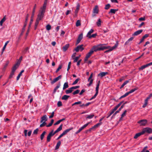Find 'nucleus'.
<instances>
[{"label": "nucleus", "instance_id": "1", "mask_svg": "<svg viewBox=\"0 0 152 152\" xmlns=\"http://www.w3.org/2000/svg\"><path fill=\"white\" fill-rule=\"evenodd\" d=\"M110 47V46H105V44H99L97 45L94 46L91 50H93L94 52L98 51L103 50H104L109 49Z\"/></svg>", "mask_w": 152, "mask_h": 152}, {"label": "nucleus", "instance_id": "2", "mask_svg": "<svg viewBox=\"0 0 152 152\" xmlns=\"http://www.w3.org/2000/svg\"><path fill=\"white\" fill-rule=\"evenodd\" d=\"M45 11L40 10L37 15V19L41 20L43 18Z\"/></svg>", "mask_w": 152, "mask_h": 152}, {"label": "nucleus", "instance_id": "3", "mask_svg": "<svg viewBox=\"0 0 152 152\" xmlns=\"http://www.w3.org/2000/svg\"><path fill=\"white\" fill-rule=\"evenodd\" d=\"M83 45H81L78 46L75 49V50L76 52H78L79 50L81 51H82L84 49V48L83 47Z\"/></svg>", "mask_w": 152, "mask_h": 152}, {"label": "nucleus", "instance_id": "4", "mask_svg": "<svg viewBox=\"0 0 152 152\" xmlns=\"http://www.w3.org/2000/svg\"><path fill=\"white\" fill-rule=\"evenodd\" d=\"M94 51L93 50H91L90 52L88 53L86 55L85 57L84 61H87L88 59L91 56V55L93 53Z\"/></svg>", "mask_w": 152, "mask_h": 152}, {"label": "nucleus", "instance_id": "5", "mask_svg": "<svg viewBox=\"0 0 152 152\" xmlns=\"http://www.w3.org/2000/svg\"><path fill=\"white\" fill-rule=\"evenodd\" d=\"M142 131L144 132V134L145 132L151 133H152V129L150 128L146 127L143 129Z\"/></svg>", "mask_w": 152, "mask_h": 152}, {"label": "nucleus", "instance_id": "6", "mask_svg": "<svg viewBox=\"0 0 152 152\" xmlns=\"http://www.w3.org/2000/svg\"><path fill=\"white\" fill-rule=\"evenodd\" d=\"M53 130H52L48 135L47 137V140L48 142H49L50 141L51 137L54 135L53 134Z\"/></svg>", "mask_w": 152, "mask_h": 152}, {"label": "nucleus", "instance_id": "7", "mask_svg": "<svg viewBox=\"0 0 152 152\" xmlns=\"http://www.w3.org/2000/svg\"><path fill=\"white\" fill-rule=\"evenodd\" d=\"M90 123V122H88V123L85 124L82 126L75 133L76 134H78L79 133H80L82 130L83 129L85 128L86 126H87Z\"/></svg>", "mask_w": 152, "mask_h": 152}, {"label": "nucleus", "instance_id": "8", "mask_svg": "<svg viewBox=\"0 0 152 152\" xmlns=\"http://www.w3.org/2000/svg\"><path fill=\"white\" fill-rule=\"evenodd\" d=\"M147 121L146 120L143 119L140 120L138 122V123L140 124V126H144L147 124Z\"/></svg>", "mask_w": 152, "mask_h": 152}, {"label": "nucleus", "instance_id": "9", "mask_svg": "<svg viewBox=\"0 0 152 152\" xmlns=\"http://www.w3.org/2000/svg\"><path fill=\"white\" fill-rule=\"evenodd\" d=\"M83 38V34L82 33L81 34H80L77 38V39L76 42V45H77L80 42L81 40Z\"/></svg>", "mask_w": 152, "mask_h": 152}, {"label": "nucleus", "instance_id": "10", "mask_svg": "<svg viewBox=\"0 0 152 152\" xmlns=\"http://www.w3.org/2000/svg\"><path fill=\"white\" fill-rule=\"evenodd\" d=\"M62 77V76L61 75H60L57 77L54 78L53 80L51 82L52 84H53L55 83V82L58 81L60 79H61Z\"/></svg>", "mask_w": 152, "mask_h": 152}, {"label": "nucleus", "instance_id": "11", "mask_svg": "<svg viewBox=\"0 0 152 152\" xmlns=\"http://www.w3.org/2000/svg\"><path fill=\"white\" fill-rule=\"evenodd\" d=\"M18 63H17L15 64L12 68V71L15 72L16 70L18 68Z\"/></svg>", "mask_w": 152, "mask_h": 152}, {"label": "nucleus", "instance_id": "12", "mask_svg": "<svg viewBox=\"0 0 152 152\" xmlns=\"http://www.w3.org/2000/svg\"><path fill=\"white\" fill-rule=\"evenodd\" d=\"M144 134V132H142V131L140 132L137 133L135 134V135L134 137V139H137L138 137H139L142 135Z\"/></svg>", "mask_w": 152, "mask_h": 152}, {"label": "nucleus", "instance_id": "13", "mask_svg": "<svg viewBox=\"0 0 152 152\" xmlns=\"http://www.w3.org/2000/svg\"><path fill=\"white\" fill-rule=\"evenodd\" d=\"M149 36V35L148 34H145L143 36L142 38L141 39L140 42H139V43L138 44H140L142 42H143L144 41V39L145 38L148 37Z\"/></svg>", "mask_w": 152, "mask_h": 152}, {"label": "nucleus", "instance_id": "14", "mask_svg": "<svg viewBox=\"0 0 152 152\" xmlns=\"http://www.w3.org/2000/svg\"><path fill=\"white\" fill-rule=\"evenodd\" d=\"M47 120V117L46 115H43L41 118L40 123H42L43 121H46Z\"/></svg>", "mask_w": 152, "mask_h": 152}, {"label": "nucleus", "instance_id": "15", "mask_svg": "<svg viewBox=\"0 0 152 152\" xmlns=\"http://www.w3.org/2000/svg\"><path fill=\"white\" fill-rule=\"evenodd\" d=\"M143 31L142 30H140L134 32L133 34V36H137L141 34Z\"/></svg>", "mask_w": 152, "mask_h": 152}, {"label": "nucleus", "instance_id": "16", "mask_svg": "<svg viewBox=\"0 0 152 152\" xmlns=\"http://www.w3.org/2000/svg\"><path fill=\"white\" fill-rule=\"evenodd\" d=\"M118 10V9H111L110 11L109 12L108 14L110 15L114 14Z\"/></svg>", "mask_w": 152, "mask_h": 152}, {"label": "nucleus", "instance_id": "17", "mask_svg": "<svg viewBox=\"0 0 152 152\" xmlns=\"http://www.w3.org/2000/svg\"><path fill=\"white\" fill-rule=\"evenodd\" d=\"M61 86V83L60 82H59L58 83L57 86L55 87L53 91V93L54 94L56 92V90L58 89L60 86Z\"/></svg>", "mask_w": 152, "mask_h": 152}, {"label": "nucleus", "instance_id": "18", "mask_svg": "<svg viewBox=\"0 0 152 152\" xmlns=\"http://www.w3.org/2000/svg\"><path fill=\"white\" fill-rule=\"evenodd\" d=\"M69 44H67L64 46L62 48L63 51L64 52L66 51L69 48Z\"/></svg>", "mask_w": 152, "mask_h": 152}, {"label": "nucleus", "instance_id": "19", "mask_svg": "<svg viewBox=\"0 0 152 152\" xmlns=\"http://www.w3.org/2000/svg\"><path fill=\"white\" fill-rule=\"evenodd\" d=\"M28 17H29V15H28V14H27L26 15V17L25 20V23H24V25L23 26V27L24 28H25L27 25V21H28Z\"/></svg>", "mask_w": 152, "mask_h": 152}, {"label": "nucleus", "instance_id": "20", "mask_svg": "<svg viewBox=\"0 0 152 152\" xmlns=\"http://www.w3.org/2000/svg\"><path fill=\"white\" fill-rule=\"evenodd\" d=\"M108 74L107 72H101L98 75V76H100L101 77L104 76Z\"/></svg>", "mask_w": 152, "mask_h": 152}, {"label": "nucleus", "instance_id": "21", "mask_svg": "<svg viewBox=\"0 0 152 152\" xmlns=\"http://www.w3.org/2000/svg\"><path fill=\"white\" fill-rule=\"evenodd\" d=\"M73 129V128L72 127L71 128L67 129L65 130L62 133V134L64 135H65L69 131H70V130H72Z\"/></svg>", "mask_w": 152, "mask_h": 152}, {"label": "nucleus", "instance_id": "22", "mask_svg": "<svg viewBox=\"0 0 152 152\" xmlns=\"http://www.w3.org/2000/svg\"><path fill=\"white\" fill-rule=\"evenodd\" d=\"M47 4L46 2H44L43 6L40 8V10L45 11Z\"/></svg>", "mask_w": 152, "mask_h": 152}, {"label": "nucleus", "instance_id": "23", "mask_svg": "<svg viewBox=\"0 0 152 152\" xmlns=\"http://www.w3.org/2000/svg\"><path fill=\"white\" fill-rule=\"evenodd\" d=\"M73 91L72 87L69 88L68 90H66L65 91V93L66 94H69L71 93Z\"/></svg>", "mask_w": 152, "mask_h": 152}, {"label": "nucleus", "instance_id": "24", "mask_svg": "<svg viewBox=\"0 0 152 152\" xmlns=\"http://www.w3.org/2000/svg\"><path fill=\"white\" fill-rule=\"evenodd\" d=\"M40 20H39L38 19H36V22L35 23L34 25V30H35L36 29L39 23V21Z\"/></svg>", "mask_w": 152, "mask_h": 152}, {"label": "nucleus", "instance_id": "25", "mask_svg": "<svg viewBox=\"0 0 152 152\" xmlns=\"http://www.w3.org/2000/svg\"><path fill=\"white\" fill-rule=\"evenodd\" d=\"M100 83V81H98V83L96 85V93H98L99 92V88Z\"/></svg>", "mask_w": 152, "mask_h": 152}, {"label": "nucleus", "instance_id": "26", "mask_svg": "<svg viewBox=\"0 0 152 152\" xmlns=\"http://www.w3.org/2000/svg\"><path fill=\"white\" fill-rule=\"evenodd\" d=\"M98 7L97 6H96L93 10V12L95 13H98Z\"/></svg>", "mask_w": 152, "mask_h": 152}, {"label": "nucleus", "instance_id": "27", "mask_svg": "<svg viewBox=\"0 0 152 152\" xmlns=\"http://www.w3.org/2000/svg\"><path fill=\"white\" fill-rule=\"evenodd\" d=\"M70 96H69L67 95H64L61 98V99L62 100H66L68 99V98Z\"/></svg>", "mask_w": 152, "mask_h": 152}, {"label": "nucleus", "instance_id": "28", "mask_svg": "<svg viewBox=\"0 0 152 152\" xmlns=\"http://www.w3.org/2000/svg\"><path fill=\"white\" fill-rule=\"evenodd\" d=\"M61 142L60 141H59L57 143L55 148V150H57L59 148L60 145H61Z\"/></svg>", "mask_w": 152, "mask_h": 152}, {"label": "nucleus", "instance_id": "29", "mask_svg": "<svg viewBox=\"0 0 152 152\" xmlns=\"http://www.w3.org/2000/svg\"><path fill=\"white\" fill-rule=\"evenodd\" d=\"M24 72V70H23L21 71L19 73V74H18L17 77V80H18L20 78V76L22 75V73L23 72Z\"/></svg>", "mask_w": 152, "mask_h": 152}, {"label": "nucleus", "instance_id": "30", "mask_svg": "<svg viewBox=\"0 0 152 152\" xmlns=\"http://www.w3.org/2000/svg\"><path fill=\"white\" fill-rule=\"evenodd\" d=\"M68 87H69V86H68V82H66L64 83V85L63 87V90H64L65 89L68 88Z\"/></svg>", "mask_w": 152, "mask_h": 152}, {"label": "nucleus", "instance_id": "31", "mask_svg": "<svg viewBox=\"0 0 152 152\" xmlns=\"http://www.w3.org/2000/svg\"><path fill=\"white\" fill-rule=\"evenodd\" d=\"M46 133V132L45 131H44L40 135V139L41 140H42L44 137V136L45 134Z\"/></svg>", "mask_w": 152, "mask_h": 152}, {"label": "nucleus", "instance_id": "32", "mask_svg": "<svg viewBox=\"0 0 152 152\" xmlns=\"http://www.w3.org/2000/svg\"><path fill=\"white\" fill-rule=\"evenodd\" d=\"M94 31V30L93 29H91L90 31L88 32L87 34V36L88 37V36L91 35V34Z\"/></svg>", "mask_w": 152, "mask_h": 152}, {"label": "nucleus", "instance_id": "33", "mask_svg": "<svg viewBox=\"0 0 152 152\" xmlns=\"http://www.w3.org/2000/svg\"><path fill=\"white\" fill-rule=\"evenodd\" d=\"M138 89V88H135L133 89H132L129 92H127L128 94H129L132 93L134 92L135 91L137 90Z\"/></svg>", "mask_w": 152, "mask_h": 152}, {"label": "nucleus", "instance_id": "34", "mask_svg": "<svg viewBox=\"0 0 152 152\" xmlns=\"http://www.w3.org/2000/svg\"><path fill=\"white\" fill-rule=\"evenodd\" d=\"M129 82V80H126L125 81L124 83L122 84V85L121 86L120 88L121 89L123 88L124 86L126 84L128 83Z\"/></svg>", "mask_w": 152, "mask_h": 152}, {"label": "nucleus", "instance_id": "35", "mask_svg": "<svg viewBox=\"0 0 152 152\" xmlns=\"http://www.w3.org/2000/svg\"><path fill=\"white\" fill-rule=\"evenodd\" d=\"M134 39L133 37H131L125 42V45H128L130 41H132Z\"/></svg>", "mask_w": 152, "mask_h": 152}, {"label": "nucleus", "instance_id": "36", "mask_svg": "<svg viewBox=\"0 0 152 152\" xmlns=\"http://www.w3.org/2000/svg\"><path fill=\"white\" fill-rule=\"evenodd\" d=\"M9 62L8 61H6V63L4 65V66L3 68V70H5L6 68H7V66L9 64Z\"/></svg>", "mask_w": 152, "mask_h": 152}, {"label": "nucleus", "instance_id": "37", "mask_svg": "<svg viewBox=\"0 0 152 152\" xmlns=\"http://www.w3.org/2000/svg\"><path fill=\"white\" fill-rule=\"evenodd\" d=\"M6 20V18H5V17H4L2 19H1V20L0 21V25L1 26H2V24L4 22L5 20Z\"/></svg>", "mask_w": 152, "mask_h": 152}, {"label": "nucleus", "instance_id": "38", "mask_svg": "<svg viewBox=\"0 0 152 152\" xmlns=\"http://www.w3.org/2000/svg\"><path fill=\"white\" fill-rule=\"evenodd\" d=\"M94 115L92 114L90 115H88L86 117V119H91L94 116Z\"/></svg>", "mask_w": 152, "mask_h": 152}, {"label": "nucleus", "instance_id": "39", "mask_svg": "<svg viewBox=\"0 0 152 152\" xmlns=\"http://www.w3.org/2000/svg\"><path fill=\"white\" fill-rule=\"evenodd\" d=\"M9 42V41H7L5 42V45H4V46L3 47L2 49V53H3L4 50L7 45V44Z\"/></svg>", "mask_w": 152, "mask_h": 152}, {"label": "nucleus", "instance_id": "40", "mask_svg": "<svg viewBox=\"0 0 152 152\" xmlns=\"http://www.w3.org/2000/svg\"><path fill=\"white\" fill-rule=\"evenodd\" d=\"M80 5L79 4H77V6L76 9L75 10V13H78V11L80 9Z\"/></svg>", "mask_w": 152, "mask_h": 152}, {"label": "nucleus", "instance_id": "41", "mask_svg": "<svg viewBox=\"0 0 152 152\" xmlns=\"http://www.w3.org/2000/svg\"><path fill=\"white\" fill-rule=\"evenodd\" d=\"M101 24V21L100 19H99L98 21L96 23V24L97 26L99 27L100 26Z\"/></svg>", "mask_w": 152, "mask_h": 152}, {"label": "nucleus", "instance_id": "42", "mask_svg": "<svg viewBox=\"0 0 152 152\" xmlns=\"http://www.w3.org/2000/svg\"><path fill=\"white\" fill-rule=\"evenodd\" d=\"M110 7V5L109 4H108L105 5L104 9L105 10L109 9Z\"/></svg>", "mask_w": 152, "mask_h": 152}, {"label": "nucleus", "instance_id": "43", "mask_svg": "<svg viewBox=\"0 0 152 152\" xmlns=\"http://www.w3.org/2000/svg\"><path fill=\"white\" fill-rule=\"evenodd\" d=\"M81 25L80 24V21L79 20H77L76 22V26L78 27L79 26H80Z\"/></svg>", "mask_w": 152, "mask_h": 152}, {"label": "nucleus", "instance_id": "44", "mask_svg": "<svg viewBox=\"0 0 152 152\" xmlns=\"http://www.w3.org/2000/svg\"><path fill=\"white\" fill-rule=\"evenodd\" d=\"M80 78H78L77 79L75 80L73 82V83L72 84V85H75L77 84L78 81L80 80Z\"/></svg>", "mask_w": 152, "mask_h": 152}, {"label": "nucleus", "instance_id": "45", "mask_svg": "<svg viewBox=\"0 0 152 152\" xmlns=\"http://www.w3.org/2000/svg\"><path fill=\"white\" fill-rule=\"evenodd\" d=\"M102 124V122H99L96 124L95 125L93 126V128H95V129L97 127L101 125Z\"/></svg>", "mask_w": 152, "mask_h": 152}, {"label": "nucleus", "instance_id": "46", "mask_svg": "<svg viewBox=\"0 0 152 152\" xmlns=\"http://www.w3.org/2000/svg\"><path fill=\"white\" fill-rule=\"evenodd\" d=\"M129 94H128V93L126 92L124 95L121 96L119 98V99H121L122 98H124V97L126 96H127Z\"/></svg>", "mask_w": 152, "mask_h": 152}, {"label": "nucleus", "instance_id": "47", "mask_svg": "<svg viewBox=\"0 0 152 152\" xmlns=\"http://www.w3.org/2000/svg\"><path fill=\"white\" fill-rule=\"evenodd\" d=\"M62 126H63L62 124H61L60 126L59 127L56 129L58 131V132H59L62 130Z\"/></svg>", "mask_w": 152, "mask_h": 152}, {"label": "nucleus", "instance_id": "48", "mask_svg": "<svg viewBox=\"0 0 152 152\" xmlns=\"http://www.w3.org/2000/svg\"><path fill=\"white\" fill-rule=\"evenodd\" d=\"M97 34H93L92 35L90 36H88V38L90 39L92 37L93 38H94L96 36Z\"/></svg>", "mask_w": 152, "mask_h": 152}, {"label": "nucleus", "instance_id": "49", "mask_svg": "<svg viewBox=\"0 0 152 152\" xmlns=\"http://www.w3.org/2000/svg\"><path fill=\"white\" fill-rule=\"evenodd\" d=\"M152 96V94H151L145 100L148 102V99H149Z\"/></svg>", "mask_w": 152, "mask_h": 152}, {"label": "nucleus", "instance_id": "50", "mask_svg": "<svg viewBox=\"0 0 152 152\" xmlns=\"http://www.w3.org/2000/svg\"><path fill=\"white\" fill-rule=\"evenodd\" d=\"M15 72L11 71V73L9 77V78L10 79L14 75Z\"/></svg>", "mask_w": 152, "mask_h": 152}, {"label": "nucleus", "instance_id": "51", "mask_svg": "<svg viewBox=\"0 0 152 152\" xmlns=\"http://www.w3.org/2000/svg\"><path fill=\"white\" fill-rule=\"evenodd\" d=\"M80 56H79L75 57L74 58V59L73 61L74 62H77L78 61V59H79Z\"/></svg>", "mask_w": 152, "mask_h": 152}, {"label": "nucleus", "instance_id": "52", "mask_svg": "<svg viewBox=\"0 0 152 152\" xmlns=\"http://www.w3.org/2000/svg\"><path fill=\"white\" fill-rule=\"evenodd\" d=\"M51 29V26L49 24L47 25L46 26V29L47 30H49Z\"/></svg>", "mask_w": 152, "mask_h": 152}, {"label": "nucleus", "instance_id": "53", "mask_svg": "<svg viewBox=\"0 0 152 152\" xmlns=\"http://www.w3.org/2000/svg\"><path fill=\"white\" fill-rule=\"evenodd\" d=\"M93 81V79H91L89 81H90L89 83L87 85V86H90L92 84Z\"/></svg>", "mask_w": 152, "mask_h": 152}, {"label": "nucleus", "instance_id": "54", "mask_svg": "<svg viewBox=\"0 0 152 152\" xmlns=\"http://www.w3.org/2000/svg\"><path fill=\"white\" fill-rule=\"evenodd\" d=\"M29 49V48L28 47H27L23 51V53L24 54L26 53L28 51Z\"/></svg>", "mask_w": 152, "mask_h": 152}, {"label": "nucleus", "instance_id": "55", "mask_svg": "<svg viewBox=\"0 0 152 152\" xmlns=\"http://www.w3.org/2000/svg\"><path fill=\"white\" fill-rule=\"evenodd\" d=\"M38 131L39 129L38 128L36 129L34 131L33 134H37L38 133Z\"/></svg>", "mask_w": 152, "mask_h": 152}, {"label": "nucleus", "instance_id": "56", "mask_svg": "<svg viewBox=\"0 0 152 152\" xmlns=\"http://www.w3.org/2000/svg\"><path fill=\"white\" fill-rule=\"evenodd\" d=\"M82 102L81 101H79L78 102H76L72 104V106H73L75 104H81Z\"/></svg>", "mask_w": 152, "mask_h": 152}, {"label": "nucleus", "instance_id": "57", "mask_svg": "<svg viewBox=\"0 0 152 152\" xmlns=\"http://www.w3.org/2000/svg\"><path fill=\"white\" fill-rule=\"evenodd\" d=\"M80 92V90H77L73 92L72 93L73 95H75L76 94H78Z\"/></svg>", "mask_w": 152, "mask_h": 152}, {"label": "nucleus", "instance_id": "58", "mask_svg": "<svg viewBox=\"0 0 152 152\" xmlns=\"http://www.w3.org/2000/svg\"><path fill=\"white\" fill-rule=\"evenodd\" d=\"M46 124V123L45 121H44L42 124L40 125V127H42Z\"/></svg>", "mask_w": 152, "mask_h": 152}, {"label": "nucleus", "instance_id": "59", "mask_svg": "<svg viewBox=\"0 0 152 152\" xmlns=\"http://www.w3.org/2000/svg\"><path fill=\"white\" fill-rule=\"evenodd\" d=\"M148 104V102L145 100V103L142 106V107H145Z\"/></svg>", "mask_w": 152, "mask_h": 152}, {"label": "nucleus", "instance_id": "60", "mask_svg": "<svg viewBox=\"0 0 152 152\" xmlns=\"http://www.w3.org/2000/svg\"><path fill=\"white\" fill-rule=\"evenodd\" d=\"M62 68V66L61 65H60L58 68L57 69L56 71V73H57L59 70L60 69H61Z\"/></svg>", "mask_w": 152, "mask_h": 152}, {"label": "nucleus", "instance_id": "61", "mask_svg": "<svg viewBox=\"0 0 152 152\" xmlns=\"http://www.w3.org/2000/svg\"><path fill=\"white\" fill-rule=\"evenodd\" d=\"M62 103L61 101H59L57 103V106L58 107H60L62 106Z\"/></svg>", "mask_w": 152, "mask_h": 152}, {"label": "nucleus", "instance_id": "62", "mask_svg": "<svg viewBox=\"0 0 152 152\" xmlns=\"http://www.w3.org/2000/svg\"><path fill=\"white\" fill-rule=\"evenodd\" d=\"M126 112L127 111L126 110L124 111V112L121 115V118H123L124 116L125 115Z\"/></svg>", "mask_w": 152, "mask_h": 152}, {"label": "nucleus", "instance_id": "63", "mask_svg": "<svg viewBox=\"0 0 152 152\" xmlns=\"http://www.w3.org/2000/svg\"><path fill=\"white\" fill-rule=\"evenodd\" d=\"M145 68H146L145 66L144 65H143L141 67L139 68V69L140 70H142L143 69H145Z\"/></svg>", "mask_w": 152, "mask_h": 152}, {"label": "nucleus", "instance_id": "64", "mask_svg": "<svg viewBox=\"0 0 152 152\" xmlns=\"http://www.w3.org/2000/svg\"><path fill=\"white\" fill-rule=\"evenodd\" d=\"M98 94V93L96 92V93L95 94V95L90 99V100H91L95 98L96 96H97Z\"/></svg>", "mask_w": 152, "mask_h": 152}]
</instances>
